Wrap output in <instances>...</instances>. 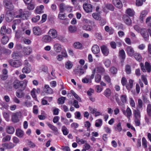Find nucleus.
<instances>
[{"mask_svg": "<svg viewBox=\"0 0 151 151\" xmlns=\"http://www.w3.org/2000/svg\"><path fill=\"white\" fill-rule=\"evenodd\" d=\"M142 145L144 148H146L147 147V141L144 137H143L142 139Z\"/></svg>", "mask_w": 151, "mask_h": 151, "instance_id": "nucleus-57", "label": "nucleus"}, {"mask_svg": "<svg viewBox=\"0 0 151 151\" xmlns=\"http://www.w3.org/2000/svg\"><path fill=\"white\" fill-rule=\"evenodd\" d=\"M139 33L145 40H146L147 39L149 35L146 29L143 28L141 29Z\"/></svg>", "mask_w": 151, "mask_h": 151, "instance_id": "nucleus-10", "label": "nucleus"}, {"mask_svg": "<svg viewBox=\"0 0 151 151\" xmlns=\"http://www.w3.org/2000/svg\"><path fill=\"white\" fill-rule=\"evenodd\" d=\"M30 68L29 67L24 66L22 69V73H29L31 71Z\"/></svg>", "mask_w": 151, "mask_h": 151, "instance_id": "nucleus-36", "label": "nucleus"}, {"mask_svg": "<svg viewBox=\"0 0 151 151\" xmlns=\"http://www.w3.org/2000/svg\"><path fill=\"white\" fill-rule=\"evenodd\" d=\"M147 111L148 115L151 116V104H149L147 105Z\"/></svg>", "mask_w": 151, "mask_h": 151, "instance_id": "nucleus-50", "label": "nucleus"}, {"mask_svg": "<svg viewBox=\"0 0 151 151\" xmlns=\"http://www.w3.org/2000/svg\"><path fill=\"white\" fill-rule=\"evenodd\" d=\"M16 135L19 137H22L24 135V132L20 129H18L16 130Z\"/></svg>", "mask_w": 151, "mask_h": 151, "instance_id": "nucleus-21", "label": "nucleus"}, {"mask_svg": "<svg viewBox=\"0 0 151 151\" xmlns=\"http://www.w3.org/2000/svg\"><path fill=\"white\" fill-rule=\"evenodd\" d=\"M47 124L49 127L54 132H58V129L57 127L48 123H47Z\"/></svg>", "mask_w": 151, "mask_h": 151, "instance_id": "nucleus-32", "label": "nucleus"}, {"mask_svg": "<svg viewBox=\"0 0 151 151\" xmlns=\"http://www.w3.org/2000/svg\"><path fill=\"white\" fill-rule=\"evenodd\" d=\"M121 83L123 86H126L127 84V80L125 77H123L121 81Z\"/></svg>", "mask_w": 151, "mask_h": 151, "instance_id": "nucleus-55", "label": "nucleus"}, {"mask_svg": "<svg viewBox=\"0 0 151 151\" xmlns=\"http://www.w3.org/2000/svg\"><path fill=\"white\" fill-rule=\"evenodd\" d=\"M91 51L94 54H97L100 51L99 47L98 45H94L91 48Z\"/></svg>", "mask_w": 151, "mask_h": 151, "instance_id": "nucleus-15", "label": "nucleus"}, {"mask_svg": "<svg viewBox=\"0 0 151 151\" xmlns=\"http://www.w3.org/2000/svg\"><path fill=\"white\" fill-rule=\"evenodd\" d=\"M104 78L107 83H110L111 78L108 75H105L104 76Z\"/></svg>", "mask_w": 151, "mask_h": 151, "instance_id": "nucleus-54", "label": "nucleus"}, {"mask_svg": "<svg viewBox=\"0 0 151 151\" xmlns=\"http://www.w3.org/2000/svg\"><path fill=\"white\" fill-rule=\"evenodd\" d=\"M114 129L115 131L118 132H120L122 131V128L121 123H119L116 126L114 127Z\"/></svg>", "mask_w": 151, "mask_h": 151, "instance_id": "nucleus-37", "label": "nucleus"}, {"mask_svg": "<svg viewBox=\"0 0 151 151\" xmlns=\"http://www.w3.org/2000/svg\"><path fill=\"white\" fill-rule=\"evenodd\" d=\"M11 136L9 135H7L4 137L2 139V141L3 142L9 141L10 140Z\"/></svg>", "mask_w": 151, "mask_h": 151, "instance_id": "nucleus-44", "label": "nucleus"}, {"mask_svg": "<svg viewBox=\"0 0 151 151\" xmlns=\"http://www.w3.org/2000/svg\"><path fill=\"white\" fill-rule=\"evenodd\" d=\"M76 141L79 144H83L86 143V141L83 139H81L77 137H76Z\"/></svg>", "mask_w": 151, "mask_h": 151, "instance_id": "nucleus-42", "label": "nucleus"}, {"mask_svg": "<svg viewBox=\"0 0 151 151\" xmlns=\"http://www.w3.org/2000/svg\"><path fill=\"white\" fill-rule=\"evenodd\" d=\"M111 63V61L108 59L106 60L104 63L105 66L107 68L109 67L110 66Z\"/></svg>", "mask_w": 151, "mask_h": 151, "instance_id": "nucleus-63", "label": "nucleus"}, {"mask_svg": "<svg viewBox=\"0 0 151 151\" xmlns=\"http://www.w3.org/2000/svg\"><path fill=\"white\" fill-rule=\"evenodd\" d=\"M133 112L135 119H140V113L139 110H134Z\"/></svg>", "mask_w": 151, "mask_h": 151, "instance_id": "nucleus-26", "label": "nucleus"}, {"mask_svg": "<svg viewBox=\"0 0 151 151\" xmlns=\"http://www.w3.org/2000/svg\"><path fill=\"white\" fill-rule=\"evenodd\" d=\"M126 51L127 54L130 57H132L135 53L133 48L131 46H128L127 47Z\"/></svg>", "mask_w": 151, "mask_h": 151, "instance_id": "nucleus-12", "label": "nucleus"}, {"mask_svg": "<svg viewBox=\"0 0 151 151\" xmlns=\"http://www.w3.org/2000/svg\"><path fill=\"white\" fill-rule=\"evenodd\" d=\"M138 105L137 108L138 109H142V101L140 99H139L138 101Z\"/></svg>", "mask_w": 151, "mask_h": 151, "instance_id": "nucleus-51", "label": "nucleus"}, {"mask_svg": "<svg viewBox=\"0 0 151 151\" xmlns=\"http://www.w3.org/2000/svg\"><path fill=\"white\" fill-rule=\"evenodd\" d=\"M10 65L14 68H18L22 65V62L19 60H11L9 61Z\"/></svg>", "mask_w": 151, "mask_h": 151, "instance_id": "nucleus-4", "label": "nucleus"}, {"mask_svg": "<svg viewBox=\"0 0 151 151\" xmlns=\"http://www.w3.org/2000/svg\"><path fill=\"white\" fill-rule=\"evenodd\" d=\"M82 82L84 83H91L92 81H91V79H89L88 76H87L82 80Z\"/></svg>", "mask_w": 151, "mask_h": 151, "instance_id": "nucleus-43", "label": "nucleus"}, {"mask_svg": "<svg viewBox=\"0 0 151 151\" xmlns=\"http://www.w3.org/2000/svg\"><path fill=\"white\" fill-rule=\"evenodd\" d=\"M48 34L50 37L52 38H55L58 36L57 31L54 29H50L48 32Z\"/></svg>", "mask_w": 151, "mask_h": 151, "instance_id": "nucleus-13", "label": "nucleus"}, {"mask_svg": "<svg viewBox=\"0 0 151 151\" xmlns=\"http://www.w3.org/2000/svg\"><path fill=\"white\" fill-rule=\"evenodd\" d=\"M71 93L73 95L75 98L77 99L78 101H81V100L80 98L79 97L78 95L73 90H71L70 91Z\"/></svg>", "mask_w": 151, "mask_h": 151, "instance_id": "nucleus-49", "label": "nucleus"}, {"mask_svg": "<svg viewBox=\"0 0 151 151\" xmlns=\"http://www.w3.org/2000/svg\"><path fill=\"white\" fill-rule=\"evenodd\" d=\"M51 38L49 35H45L42 38V40L45 42H49L51 41Z\"/></svg>", "mask_w": 151, "mask_h": 151, "instance_id": "nucleus-23", "label": "nucleus"}, {"mask_svg": "<svg viewBox=\"0 0 151 151\" xmlns=\"http://www.w3.org/2000/svg\"><path fill=\"white\" fill-rule=\"evenodd\" d=\"M96 71L98 72L100 74H102L105 72V70L102 67H98L96 68Z\"/></svg>", "mask_w": 151, "mask_h": 151, "instance_id": "nucleus-38", "label": "nucleus"}, {"mask_svg": "<svg viewBox=\"0 0 151 151\" xmlns=\"http://www.w3.org/2000/svg\"><path fill=\"white\" fill-rule=\"evenodd\" d=\"M11 30L10 29L8 28L6 29L5 26H2L0 30V34L2 35H4L6 34H9L11 32Z\"/></svg>", "mask_w": 151, "mask_h": 151, "instance_id": "nucleus-6", "label": "nucleus"}, {"mask_svg": "<svg viewBox=\"0 0 151 151\" xmlns=\"http://www.w3.org/2000/svg\"><path fill=\"white\" fill-rule=\"evenodd\" d=\"M6 131L8 134H12L14 132L15 129L13 127L10 126H8L6 127Z\"/></svg>", "mask_w": 151, "mask_h": 151, "instance_id": "nucleus-20", "label": "nucleus"}, {"mask_svg": "<svg viewBox=\"0 0 151 151\" xmlns=\"http://www.w3.org/2000/svg\"><path fill=\"white\" fill-rule=\"evenodd\" d=\"M8 13L6 14V20L10 22L12 20V17H11L12 13L10 12H8Z\"/></svg>", "mask_w": 151, "mask_h": 151, "instance_id": "nucleus-30", "label": "nucleus"}, {"mask_svg": "<svg viewBox=\"0 0 151 151\" xmlns=\"http://www.w3.org/2000/svg\"><path fill=\"white\" fill-rule=\"evenodd\" d=\"M32 31L34 34L37 36H40L42 34V30L38 26L34 27L33 28Z\"/></svg>", "mask_w": 151, "mask_h": 151, "instance_id": "nucleus-7", "label": "nucleus"}, {"mask_svg": "<svg viewBox=\"0 0 151 151\" xmlns=\"http://www.w3.org/2000/svg\"><path fill=\"white\" fill-rule=\"evenodd\" d=\"M74 47L76 49H80L82 47V44L79 42H76L73 44Z\"/></svg>", "mask_w": 151, "mask_h": 151, "instance_id": "nucleus-48", "label": "nucleus"}, {"mask_svg": "<svg viewBox=\"0 0 151 151\" xmlns=\"http://www.w3.org/2000/svg\"><path fill=\"white\" fill-rule=\"evenodd\" d=\"M126 12L129 16L131 17L133 16L134 14V12L133 10L130 8L127 9L126 10Z\"/></svg>", "mask_w": 151, "mask_h": 151, "instance_id": "nucleus-40", "label": "nucleus"}, {"mask_svg": "<svg viewBox=\"0 0 151 151\" xmlns=\"http://www.w3.org/2000/svg\"><path fill=\"white\" fill-rule=\"evenodd\" d=\"M32 50L30 47L25 48L24 49V52L26 55H29L31 52Z\"/></svg>", "mask_w": 151, "mask_h": 151, "instance_id": "nucleus-47", "label": "nucleus"}, {"mask_svg": "<svg viewBox=\"0 0 151 151\" xmlns=\"http://www.w3.org/2000/svg\"><path fill=\"white\" fill-rule=\"evenodd\" d=\"M18 14L15 15V17L17 18H20L22 19H27L30 14L29 12L27 11H23L22 9H20L18 12Z\"/></svg>", "mask_w": 151, "mask_h": 151, "instance_id": "nucleus-1", "label": "nucleus"}, {"mask_svg": "<svg viewBox=\"0 0 151 151\" xmlns=\"http://www.w3.org/2000/svg\"><path fill=\"white\" fill-rule=\"evenodd\" d=\"M113 3L116 7L120 9L122 6V4L120 0H113Z\"/></svg>", "mask_w": 151, "mask_h": 151, "instance_id": "nucleus-18", "label": "nucleus"}, {"mask_svg": "<svg viewBox=\"0 0 151 151\" xmlns=\"http://www.w3.org/2000/svg\"><path fill=\"white\" fill-rule=\"evenodd\" d=\"M95 81L97 83H99L101 79V76L99 74L97 75L95 77Z\"/></svg>", "mask_w": 151, "mask_h": 151, "instance_id": "nucleus-58", "label": "nucleus"}, {"mask_svg": "<svg viewBox=\"0 0 151 151\" xmlns=\"http://www.w3.org/2000/svg\"><path fill=\"white\" fill-rule=\"evenodd\" d=\"M65 100V97H62L58 99V101L59 104H63L64 103Z\"/></svg>", "mask_w": 151, "mask_h": 151, "instance_id": "nucleus-59", "label": "nucleus"}, {"mask_svg": "<svg viewBox=\"0 0 151 151\" xmlns=\"http://www.w3.org/2000/svg\"><path fill=\"white\" fill-rule=\"evenodd\" d=\"M3 115L4 118L6 121H8L9 118V115L8 113L4 112H3Z\"/></svg>", "mask_w": 151, "mask_h": 151, "instance_id": "nucleus-64", "label": "nucleus"}, {"mask_svg": "<svg viewBox=\"0 0 151 151\" xmlns=\"http://www.w3.org/2000/svg\"><path fill=\"white\" fill-rule=\"evenodd\" d=\"M93 17L95 19L97 20H100L101 19L100 15L96 13H94L92 14Z\"/></svg>", "mask_w": 151, "mask_h": 151, "instance_id": "nucleus-45", "label": "nucleus"}, {"mask_svg": "<svg viewBox=\"0 0 151 151\" xmlns=\"http://www.w3.org/2000/svg\"><path fill=\"white\" fill-rule=\"evenodd\" d=\"M21 114L20 113H14L12 116V119L14 122H17L19 121V118L20 117Z\"/></svg>", "mask_w": 151, "mask_h": 151, "instance_id": "nucleus-8", "label": "nucleus"}, {"mask_svg": "<svg viewBox=\"0 0 151 151\" xmlns=\"http://www.w3.org/2000/svg\"><path fill=\"white\" fill-rule=\"evenodd\" d=\"M27 82L28 81L26 80H24L23 81L20 82L21 84V87H22L23 89L25 88Z\"/></svg>", "mask_w": 151, "mask_h": 151, "instance_id": "nucleus-56", "label": "nucleus"}, {"mask_svg": "<svg viewBox=\"0 0 151 151\" xmlns=\"http://www.w3.org/2000/svg\"><path fill=\"white\" fill-rule=\"evenodd\" d=\"M13 86L15 89H17L20 87H21V84L19 80H16L13 83Z\"/></svg>", "mask_w": 151, "mask_h": 151, "instance_id": "nucleus-24", "label": "nucleus"}, {"mask_svg": "<svg viewBox=\"0 0 151 151\" xmlns=\"http://www.w3.org/2000/svg\"><path fill=\"white\" fill-rule=\"evenodd\" d=\"M16 95L19 98H22L24 96V94L22 91H17L16 92Z\"/></svg>", "mask_w": 151, "mask_h": 151, "instance_id": "nucleus-52", "label": "nucleus"}, {"mask_svg": "<svg viewBox=\"0 0 151 151\" xmlns=\"http://www.w3.org/2000/svg\"><path fill=\"white\" fill-rule=\"evenodd\" d=\"M4 2L6 8L10 10L12 9H13V6L12 4L11 0H4Z\"/></svg>", "mask_w": 151, "mask_h": 151, "instance_id": "nucleus-9", "label": "nucleus"}, {"mask_svg": "<svg viewBox=\"0 0 151 151\" xmlns=\"http://www.w3.org/2000/svg\"><path fill=\"white\" fill-rule=\"evenodd\" d=\"M140 65L141 66V69L143 72H146V70L149 73L150 72L151 66L149 63L148 62H145V66L142 63H141L140 64Z\"/></svg>", "mask_w": 151, "mask_h": 151, "instance_id": "nucleus-3", "label": "nucleus"}, {"mask_svg": "<svg viewBox=\"0 0 151 151\" xmlns=\"http://www.w3.org/2000/svg\"><path fill=\"white\" fill-rule=\"evenodd\" d=\"M65 10L68 12H71L72 11V7L69 5H66L65 9Z\"/></svg>", "mask_w": 151, "mask_h": 151, "instance_id": "nucleus-62", "label": "nucleus"}, {"mask_svg": "<svg viewBox=\"0 0 151 151\" xmlns=\"http://www.w3.org/2000/svg\"><path fill=\"white\" fill-rule=\"evenodd\" d=\"M0 50L5 54L7 55H9L11 53V51L10 50L6 49L4 47H1Z\"/></svg>", "mask_w": 151, "mask_h": 151, "instance_id": "nucleus-28", "label": "nucleus"}, {"mask_svg": "<svg viewBox=\"0 0 151 151\" xmlns=\"http://www.w3.org/2000/svg\"><path fill=\"white\" fill-rule=\"evenodd\" d=\"M111 91L109 88H106L104 91V95L107 98L109 97L111 95Z\"/></svg>", "mask_w": 151, "mask_h": 151, "instance_id": "nucleus-31", "label": "nucleus"}, {"mask_svg": "<svg viewBox=\"0 0 151 151\" xmlns=\"http://www.w3.org/2000/svg\"><path fill=\"white\" fill-rule=\"evenodd\" d=\"M133 55L136 60L139 62L141 61L142 57L140 54L137 53H135Z\"/></svg>", "mask_w": 151, "mask_h": 151, "instance_id": "nucleus-39", "label": "nucleus"}, {"mask_svg": "<svg viewBox=\"0 0 151 151\" xmlns=\"http://www.w3.org/2000/svg\"><path fill=\"white\" fill-rule=\"evenodd\" d=\"M73 72L75 74L81 76L84 74L85 73L86 71L83 68V66L78 65L73 70Z\"/></svg>", "mask_w": 151, "mask_h": 151, "instance_id": "nucleus-2", "label": "nucleus"}, {"mask_svg": "<svg viewBox=\"0 0 151 151\" xmlns=\"http://www.w3.org/2000/svg\"><path fill=\"white\" fill-rule=\"evenodd\" d=\"M44 6L43 5H41L37 7L35 10L37 14H40L43 13V9Z\"/></svg>", "mask_w": 151, "mask_h": 151, "instance_id": "nucleus-22", "label": "nucleus"}, {"mask_svg": "<svg viewBox=\"0 0 151 151\" xmlns=\"http://www.w3.org/2000/svg\"><path fill=\"white\" fill-rule=\"evenodd\" d=\"M121 100L123 104L126 103L127 101L126 95H122L121 97Z\"/></svg>", "mask_w": 151, "mask_h": 151, "instance_id": "nucleus-61", "label": "nucleus"}, {"mask_svg": "<svg viewBox=\"0 0 151 151\" xmlns=\"http://www.w3.org/2000/svg\"><path fill=\"white\" fill-rule=\"evenodd\" d=\"M101 51L103 55L107 56L109 53V50L108 48L105 45H103L100 47Z\"/></svg>", "mask_w": 151, "mask_h": 151, "instance_id": "nucleus-11", "label": "nucleus"}, {"mask_svg": "<svg viewBox=\"0 0 151 151\" xmlns=\"http://www.w3.org/2000/svg\"><path fill=\"white\" fill-rule=\"evenodd\" d=\"M68 29L70 32L74 33L77 31V28L75 26L70 25Z\"/></svg>", "mask_w": 151, "mask_h": 151, "instance_id": "nucleus-35", "label": "nucleus"}, {"mask_svg": "<svg viewBox=\"0 0 151 151\" xmlns=\"http://www.w3.org/2000/svg\"><path fill=\"white\" fill-rule=\"evenodd\" d=\"M53 49L56 52H60L62 50L61 46L60 44L56 43L53 45Z\"/></svg>", "mask_w": 151, "mask_h": 151, "instance_id": "nucleus-16", "label": "nucleus"}, {"mask_svg": "<svg viewBox=\"0 0 151 151\" xmlns=\"http://www.w3.org/2000/svg\"><path fill=\"white\" fill-rule=\"evenodd\" d=\"M9 37L6 36H3L1 39L2 43L4 45L6 44L9 41Z\"/></svg>", "mask_w": 151, "mask_h": 151, "instance_id": "nucleus-33", "label": "nucleus"}, {"mask_svg": "<svg viewBox=\"0 0 151 151\" xmlns=\"http://www.w3.org/2000/svg\"><path fill=\"white\" fill-rule=\"evenodd\" d=\"M125 71L127 74H130L131 73V69L130 65L127 64L125 65Z\"/></svg>", "mask_w": 151, "mask_h": 151, "instance_id": "nucleus-27", "label": "nucleus"}, {"mask_svg": "<svg viewBox=\"0 0 151 151\" xmlns=\"http://www.w3.org/2000/svg\"><path fill=\"white\" fill-rule=\"evenodd\" d=\"M134 81L132 79H130L129 80L128 83L126 85V86L128 90H130L133 86Z\"/></svg>", "mask_w": 151, "mask_h": 151, "instance_id": "nucleus-17", "label": "nucleus"}, {"mask_svg": "<svg viewBox=\"0 0 151 151\" xmlns=\"http://www.w3.org/2000/svg\"><path fill=\"white\" fill-rule=\"evenodd\" d=\"M66 5L63 3L60 4L59 5V9L60 12H63L65 11Z\"/></svg>", "mask_w": 151, "mask_h": 151, "instance_id": "nucleus-46", "label": "nucleus"}, {"mask_svg": "<svg viewBox=\"0 0 151 151\" xmlns=\"http://www.w3.org/2000/svg\"><path fill=\"white\" fill-rule=\"evenodd\" d=\"M62 130L63 132V134L65 135H67L68 133L67 132V129L65 126H62Z\"/></svg>", "mask_w": 151, "mask_h": 151, "instance_id": "nucleus-53", "label": "nucleus"}, {"mask_svg": "<svg viewBox=\"0 0 151 151\" xmlns=\"http://www.w3.org/2000/svg\"><path fill=\"white\" fill-rule=\"evenodd\" d=\"M73 65L70 61H68L65 63V68L68 69H70L73 67Z\"/></svg>", "mask_w": 151, "mask_h": 151, "instance_id": "nucleus-34", "label": "nucleus"}, {"mask_svg": "<svg viewBox=\"0 0 151 151\" xmlns=\"http://www.w3.org/2000/svg\"><path fill=\"white\" fill-rule=\"evenodd\" d=\"M122 110L123 114L129 119L132 115V112L130 109L128 107L126 110L123 109H122Z\"/></svg>", "mask_w": 151, "mask_h": 151, "instance_id": "nucleus-5", "label": "nucleus"}, {"mask_svg": "<svg viewBox=\"0 0 151 151\" xmlns=\"http://www.w3.org/2000/svg\"><path fill=\"white\" fill-rule=\"evenodd\" d=\"M119 56L120 58L123 60H124L125 58V54L124 50H120L119 52Z\"/></svg>", "mask_w": 151, "mask_h": 151, "instance_id": "nucleus-29", "label": "nucleus"}, {"mask_svg": "<svg viewBox=\"0 0 151 151\" xmlns=\"http://www.w3.org/2000/svg\"><path fill=\"white\" fill-rule=\"evenodd\" d=\"M40 17L39 15H37L32 18V20L33 22H36L40 20Z\"/></svg>", "mask_w": 151, "mask_h": 151, "instance_id": "nucleus-60", "label": "nucleus"}, {"mask_svg": "<svg viewBox=\"0 0 151 151\" xmlns=\"http://www.w3.org/2000/svg\"><path fill=\"white\" fill-rule=\"evenodd\" d=\"M147 13L148 12L146 10H143L141 12L139 18L141 21H143L144 18L147 14Z\"/></svg>", "mask_w": 151, "mask_h": 151, "instance_id": "nucleus-25", "label": "nucleus"}, {"mask_svg": "<svg viewBox=\"0 0 151 151\" xmlns=\"http://www.w3.org/2000/svg\"><path fill=\"white\" fill-rule=\"evenodd\" d=\"M123 20L124 22L128 25H130L132 23V20L127 15L123 16Z\"/></svg>", "mask_w": 151, "mask_h": 151, "instance_id": "nucleus-19", "label": "nucleus"}, {"mask_svg": "<svg viewBox=\"0 0 151 151\" xmlns=\"http://www.w3.org/2000/svg\"><path fill=\"white\" fill-rule=\"evenodd\" d=\"M102 124V120L99 119L96 120L95 125L97 127H101Z\"/></svg>", "mask_w": 151, "mask_h": 151, "instance_id": "nucleus-41", "label": "nucleus"}, {"mask_svg": "<svg viewBox=\"0 0 151 151\" xmlns=\"http://www.w3.org/2000/svg\"><path fill=\"white\" fill-rule=\"evenodd\" d=\"M84 10L87 13L91 12L92 10V6L91 4H84L83 5Z\"/></svg>", "mask_w": 151, "mask_h": 151, "instance_id": "nucleus-14", "label": "nucleus"}]
</instances>
